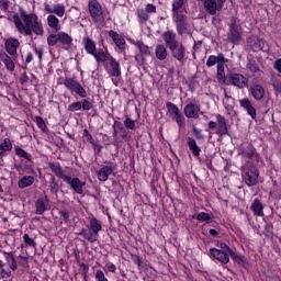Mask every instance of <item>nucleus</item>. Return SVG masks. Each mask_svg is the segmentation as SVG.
I'll use <instances>...</instances> for the list:
<instances>
[{
  "label": "nucleus",
  "instance_id": "nucleus-41",
  "mask_svg": "<svg viewBox=\"0 0 281 281\" xmlns=\"http://www.w3.org/2000/svg\"><path fill=\"white\" fill-rule=\"evenodd\" d=\"M155 54L158 60H166L168 58V49L164 44L156 45Z\"/></svg>",
  "mask_w": 281,
  "mask_h": 281
},
{
  "label": "nucleus",
  "instance_id": "nucleus-44",
  "mask_svg": "<svg viewBox=\"0 0 281 281\" xmlns=\"http://www.w3.org/2000/svg\"><path fill=\"white\" fill-rule=\"evenodd\" d=\"M248 69H249V71H251V74L255 78H260L262 76V70H260V67H258V65H256V63H249Z\"/></svg>",
  "mask_w": 281,
  "mask_h": 281
},
{
  "label": "nucleus",
  "instance_id": "nucleus-47",
  "mask_svg": "<svg viewBox=\"0 0 281 281\" xmlns=\"http://www.w3.org/2000/svg\"><path fill=\"white\" fill-rule=\"evenodd\" d=\"M196 221H200L201 223H207L209 221H212V214L201 212L195 216Z\"/></svg>",
  "mask_w": 281,
  "mask_h": 281
},
{
  "label": "nucleus",
  "instance_id": "nucleus-45",
  "mask_svg": "<svg viewBox=\"0 0 281 281\" xmlns=\"http://www.w3.org/2000/svg\"><path fill=\"white\" fill-rule=\"evenodd\" d=\"M15 155H18V157H21L22 159H26V161H32V154H29L21 147L15 148Z\"/></svg>",
  "mask_w": 281,
  "mask_h": 281
},
{
  "label": "nucleus",
  "instance_id": "nucleus-48",
  "mask_svg": "<svg viewBox=\"0 0 281 281\" xmlns=\"http://www.w3.org/2000/svg\"><path fill=\"white\" fill-rule=\"evenodd\" d=\"M136 14H137L139 21H142V23H146V21H148V13L146 10L137 9Z\"/></svg>",
  "mask_w": 281,
  "mask_h": 281
},
{
  "label": "nucleus",
  "instance_id": "nucleus-19",
  "mask_svg": "<svg viewBox=\"0 0 281 281\" xmlns=\"http://www.w3.org/2000/svg\"><path fill=\"white\" fill-rule=\"evenodd\" d=\"M200 1L202 2L205 12H207V14H211V16L216 15V12L223 9V5L218 3V1L216 0H200Z\"/></svg>",
  "mask_w": 281,
  "mask_h": 281
},
{
  "label": "nucleus",
  "instance_id": "nucleus-43",
  "mask_svg": "<svg viewBox=\"0 0 281 281\" xmlns=\"http://www.w3.org/2000/svg\"><path fill=\"white\" fill-rule=\"evenodd\" d=\"M221 56H225V55H223V53H220L217 56L215 55L209 56L206 60V67H214V65H220Z\"/></svg>",
  "mask_w": 281,
  "mask_h": 281
},
{
  "label": "nucleus",
  "instance_id": "nucleus-10",
  "mask_svg": "<svg viewBox=\"0 0 281 281\" xmlns=\"http://www.w3.org/2000/svg\"><path fill=\"white\" fill-rule=\"evenodd\" d=\"M241 38L243 31L240 30V25H238V20H236V18H232L229 24L228 41L233 43V45H238Z\"/></svg>",
  "mask_w": 281,
  "mask_h": 281
},
{
  "label": "nucleus",
  "instance_id": "nucleus-53",
  "mask_svg": "<svg viewBox=\"0 0 281 281\" xmlns=\"http://www.w3.org/2000/svg\"><path fill=\"white\" fill-rule=\"evenodd\" d=\"M81 109H83V111H91L93 109V103H91V101L85 99L81 102Z\"/></svg>",
  "mask_w": 281,
  "mask_h": 281
},
{
  "label": "nucleus",
  "instance_id": "nucleus-11",
  "mask_svg": "<svg viewBox=\"0 0 281 281\" xmlns=\"http://www.w3.org/2000/svg\"><path fill=\"white\" fill-rule=\"evenodd\" d=\"M167 111L173 117V120L177 122L179 128H184L186 127V117L181 113V110H179V106L172 102H167L166 103Z\"/></svg>",
  "mask_w": 281,
  "mask_h": 281
},
{
  "label": "nucleus",
  "instance_id": "nucleus-18",
  "mask_svg": "<svg viewBox=\"0 0 281 281\" xmlns=\"http://www.w3.org/2000/svg\"><path fill=\"white\" fill-rule=\"evenodd\" d=\"M216 121H217V130L216 135L218 137H225V135H229V125H227V120L225 116L221 114H216Z\"/></svg>",
  "mask_w": 281,
  "mask_h": 281
},
{
  "label": "nucleus",
  "instance_id": "nucleus-1",
  "mask_svg": "<svg viewBox=\"0 0 281 281\" xmlns=\"http://www.w3.org/2000/svg\"><path fill=\"white\" fill-rule=\"evenodd\" d=\"M13 23L19 34L23 36H43L45 30L43 29V22L38 20L36 13H27L24 9H20V15L13 14Z\"/></svg>",
  "mask_w": 281,
  "mask_h": 281
},
{
  "label": "nucleus",
  "instance_id": "nucleus-13",
  "mask_svg": "<svg viewBox=\"0 0 281 281\" xmlns=\"http://www.w3.org/2000/svg\"><path fill=\"white\" fill-rule=\"evenodd\" d=\"M135 47H137L138 53L135 55V60L137 65H146V58L150 56V48L148 45L144 44V42L134 43Z\"/></svg>",
  "mask_w": 281,
  "mask_h": 281
},
{
  "label": "nucleus",
  "instance_id": "nucleus-30",
  "mask_svg": "<svg viewBox=\"0 0 281 281\" xmlns=\"http://www.w3.org/2000/svg\"><path fill=\"white\" fill-rule=\"evenodd\" d=\"M248 45L251 47L252 52H262L265 47V41L258 36H250L248 38Z\"/></svg>",
  "mask_w": 281,
  "mask_h": 281
},
{
  "label": "nucleus",
  "instance_id": "nucleus-9",
  "mask_svg": "<svg viewBox=\"0 0 281 281\" xmlns=\"http://www.w3.org/2000/svg\"><path fill=\"white\" fill-rule=\"evenodd\" d=\"M172 21L176 23L177 32L180 36H183V34H190V22H188V16H186V14H172Z\"/></svg>",
  "mask_w": 281,
  "mask_h": 281
},
{
  "label": "nucleus",
  "instance_id": "nucleus-39",
  "mask_svg": "<svg viewBox=\"0 0 281 281\" xmlns=\"http://www.w3.org/2000/svg\"><path fill=\"white\" fill-rule=\"evenodd\" d=\"M250 92L255 100H262V98H265V88L260 85H252L250 87Z\"/></svg>",
  "mask_w": 281,
  "mask_h": 281
},
{
  "label": "nucleus",
  "instance_id": "nucleus-55",
  "mask_svg": "<svg viewBox=\"0 0 281 281\" xmlns=\"http://www.w3.org/2000/svg\"><path fill=\"white\" fill-rule=\"evenodd\" d=\"M105 269L106 271H109L110 273H115V271H117V266H115V263L111 262V261H106L105 262Z\"/></svg>",
  "mask_w": 281,
  "mask_h": 281
},
{
  "label": "nucleus",
  "instance_id": "nucleus-49",
  "mask_svg": "<svg viewBox=\"0 0 281 281\" xmlns=\"http://www.w3.org/2000/svg\"><path fill=\"white\" fill-rule=\"evenodd\" d=\"M8 278H12V270L0 268V280H8Z\"/></svg>",
  "mask_w": 281,
  "mask_h": 281
},
{
  "label": "nucleus",
  "instance_id": "nucleus-59",
  "mask_svg": "<svg viewBox=\"0 0 281 281\" xmlns=\"http://www.w3.org/2000/svg\"><path fill=\"white\" fill-rule=\"evenodd\" d=\"M83 137L87 139V142L93 144V136L91 135V133H89V130H83Z\"/></svg>",
  "mask_w": 281,
  "mask_h": 281
},
{
  "label": "nucleus",
  "instance_id": "nucleus-31",
  "mask_svg": "<svg viewBox=\"0 0 281 281\" xmlns=\"http://www.w3.org/2000/svg\"><path fill=\"white\" fill-rule=\"evenodd\" d=\"M239 104L241 109H245L247 111L248 115H250L251 120H256L257 113H256V108L251 104V101L249 99H241L239 101Z\"/></svg>",
  "mask_w": 281,
  "mask_h": 281
},
{
  "label": "nucleus",
  "instance_id": "nucleus-12",
  "mask_svg": "<svg viewBox=\"0 0 281 281\" xmlns=\"http://www.w3.org/2000/svg\"><path fill=\"white\" fill-rule=\"evenodd\" d=\"M104 69L111 78H122V66H120V61L115 60V57H109Z\"/></svg>",
  "mask_w": 281,
  "mask_h": 281
},
{
  "label": "nucleus",
  "instance_id": "nucleus-63",
  "mask_svg": "<svg viewBox=\"0 0 281 281\" xmlns=\"http://www.w3.org/2000/svg\"><path fill=\"white\" fill-rule=\"evenodd\" d=\"M276 71H278L279 74H281V58L277 59L274 61V65H273Z\"/></svg>",
  "mask_w": 281,
  "mask_h": 281
},
{
  "label": "nucleus",
  "instance_id": "nucleus-40",
  "mask_svg": "<svg viewBox=\"0 0 281 281\" xmlns=\"http://www.w3.org/2000/svg\"><path fill=\"white\" fill-rule=\"evenodd\" d=\"M30 186H34V176H24L18 181V188H20V190H25V188H30Z\"/></svg>",
  "mask_w": 281,
  "mask_h": 281
},
{
  "label": "nucleus",
  "instance_id": "nucleus-3",
  "mask_svg": "<svg viewBox=\"0 0 281 281\" xmlns=\"http://www.w3.org/2000/svg\"><path fill=\"white\" fill-rule=\"evenodd\" d=\"M90 232H87V229L82 228L78 236H82L85 240H88V243H97L98 236H100V231L102 229V222H100L95 217H90Z\"/></svg>",
  "mask_w": 281,
  "mask_h": 281
},
{
  "label": "nucleus",
  "instance_id": "nucleus-28",
  "mask_svg": "<svg viewBox=\"0 0 281 281\" xmlns=\"http://www.w3.org/2000/svg\"><path fill=\"white\" fill-rule=\"evenodd\" d=\"M172 52L173 58L179 63H186V47L183 45H176L173 48H169Z\"/></svg>",
  "mask_w": 281,
  "mask_h": 281
},
{
  "label": "nucleus",
  "instance_id": "nucleus-15",
  "mask_svg": "<svg viewBox=\"0 0 281 281\" xmlns=\"http://www.w3.org/2000/svg\"><path fill=\"white\" fill-rule=\"evenodd\" d=\"M64 183H67V186H70L71 190L76 194H85V186H87L86 182H82L80 178H71L68 176V178L65 179Z\"/></svg>",
  "mask_w": 281,
  "mask_h": 281
},
{
  "label": "nucleus",
  "instance_id": "nucleus-29",
  "mask_svg": "<svg viewBox=\"0 0 281 281\" xmlns=\"http://www.w3.org/2000/svg\"><path fill=\"white\" fill-rule=\"evenodd\" d=\"M162 38L167 47H169V49H173L176 45H179V42H177V33L172 31L165 32L162 35Z\"/></svg>",
  "mask_w": 281,
  "mask_h": 281
},
{
  "label": "nucleus",
  "instance_id": "nucleus-5",
  "mask_svg": "<svg viewBox=\"0 0 281 281\" xmlns=\"http://www.w3.org/2000/svg\"><path fill=\"white\" fill-rule=\"evenodd\" d=\"M238 156L241 157L245 164H252L251 161H260V154L252 144H247L240 147Z\"/></svg>",
  "mask_w": 281,
  "mask_h": 281
},
{
  "label": "nucleus",
  "instance_id": "nucleus-38",
  "mask_svg": "<svg viewBox=\"0 0 281 281\" xmlns=\"http://www.w3.org/2000/svg\"><path fill=\"white\" fill-rule=\"evenodd\" d=\"M250 210L254 212L255 216H265V206L258 199L254 200Z\"/></svg>",
  "mask_w": 281,
  "mask_h": 281
},
{
  "label": "nucleus",
  "instance_id": "nucleus-32",
  "mask_svg": "<svg viewBox=\"0 0 281 281\" xmlns=\"http://www.w3.org/2000/svg\"><path fill=\"white\" fill-rule=\"evenodd\" d=\"M52 172L58 177V179H63L65 181L66 178L69 176L65 175V171L63 170V167L58 162H49L48 164Z\"/></svg>",
  "mask_w": 281,
  "mask_h": 281
},
{
  "label": "nucleus",
  "instance_id": "nucleus-21",
  "mask_svg": "<svg viewBox=\"0 0 281 281\" xmlns=\"http://www.w3.org/2000/svg\"><path fill=\"white\" fill-rule=\"evenodd\" d=\"M210 256L211 258H214L215 260H218L222 265H228L229 263V254L225 252L218 248H211L210 249Z\"/></svg>",
  "mask_w": 281,
  "mask_h": 281
},
{
  "label": "nucleus",
  "instance_id": "nucleus-56",
  "mask_svg": "<svg viewBox=\"0 0 281 281\" xmlns=\"http://www.w3.org/2000/svg\"><path fill=\"white\" fill-rule=\"evenodd\" d=\"M217 247L220 248V251H224L225 254H228V255L233 251L232 248L227 246V244L225 243H220Z\"/></svg>",
  "mask_w": 281,
  "mask_h": 281
},
{
  "label": "nucleus",
  "instance_id": "nucleus-62",
  "mask_svg": "<svg viewBox=\"0 0 281 281\" xmlns=\"http://www.w3.org/2000/svg\"><path fill=\"white\" fill-rule=\"evenodd\" d=\"M193 135L196 139H203V134L201 133V130L193 127Z\"/></svg>",
  "mask_w": 281,
  "mask_h": 281
},
{
  "label": "nucleus",
  "instance_id": "nucleus-25",
  "mask_svg": "<svg viewBox=\"0 0 281 281\" xmlns=\"http://www.w3.org/2000/svg\"><path fill=\"white\" fill-rule=\"evenodd\" d=\"M0 60L8 71H14V69H16V65L14 64L16 57H10L5 52H0Z\"/></svg>",
  "mask_w": 281,
  "mask_h": 281
},
{
  "label": "nucleus",
  "instance_id": "nucleus-20",
  "mask_svg": "<svg viewBox=\"0 0 281 281\" xmlns=\"http://www.w3.org/2000/svg\"><path fill=\"white\" fill-rule=\"evenodd\" d=\"M21 45V42L14 37H9L4 42V49L9 54V56H16V52L19 49V46Z\"/></svg>",
  "mask_w": 281,
  "mask_h": 281
},
{
  "label": "nucleus",
  "instance_id": "nucleus-42",
  "mask_svg": "<svg viewBox=\"0 0 281 281\" xmlns=\"http://www.w3.org/2000/svg\"><path fill=\"white\" fill-rule=\"evenodd\" d=\"M232 260L236 262L237 265H240V267H247L249 262H247V259L243 255L236 254L234 250L229 254Z\"/></svg>",
  "mask_w": 281,
  "mask_h": 281
},
{
  "label": "nucleus",
  "instance_id": "nucleus-33",
  "mask_svg": "<svg viewBox=\"0 0 281 281\" xmlns=\"http://www.w3.org/2000/svg\"><path fill=\"white\" fill-rule=\"evenodd\" d=\"M187 144L189 147V150L192 153L193 157H201V147L196 144V140L192 137L187 138Z\"/></svg>",
  "mask_w": 281,
  "mask_h": 281
},
{
  "label": "nucleus",
  "instance_id": "nucleus-35",
  "mask_svg": "<svg viewBox=\"0 0 281 281\" xmlns=\"http://www.w3.org/2000/svg\"><path fill=\"white\" fill-rule=\"evenodd\" d=\"M46 21L50 30H54V32H60V20L55 14H49Z\"/></svg>",
  "mask_w": 281,
  "mask_h": 281
},
{
  "label": "nucleus",
  "instance_id": "nucleus-34",
  "mask_svg": "<svg viewBox=\"0 0 281 281\" xmlns=\"http://www.w3.org/2000/svg\"><path fill=\"white\" fill-rule=\"evenodd\" d=\"M82 44L87 54H90V56H93L95 54L97 46L93 40H91L90 37H83Z\"/></svg>",
  "mask_w": 281,
  "mask_h": 281
},
{
  "label": "nucleus",
  "instance_id": "nucleus-50",
  "mask_svg": "<svg viewBox=\"0 0 281 281\" xmlns=\"http://www.w3.org/2000/svg\"><path fill=\"white\" fill-rule=\"evenodd\" d=\"M23 240H24L25 247H36V241H34V238L30 237V235L24 234Z\"/></svg>",
  "mask_w": 281,
  "mask_h": 281
},
{
  "label": "nucleus",
  "instance_id": "nucleus-37",
  "mask_svg": "<svg viewBox=\"0 0 281 281\" xmlns=\"http://www.w3.org/2000/svg\"><path fill=\"white\" fill-rule=\"evenodd\" d=\"M8 153H12V140L4 138L0 144V159H3Z\"/></svg>",
  "mask_w": 281,
  "mask_h": 281
},
{
  "label": "nucleus",
  "instance_id": "nucleus-61",
  "mask_svg": "<svg viewBox=\"0 0 281 281\" xmlns=\"http://www.w3.org/2000/svg\"><path fill=\"white\" fill-rule=\"evenodd\" d=\"M272 87H273L274 91H277V93H281V82H280V80H274L272 82Z\"/></svg>",
  "mask_w": 281,
  "mask_h": 281
},
{
  "label": "nucleus",
  "instance_id": "nucleus-60",
  "mask_svg": "<svg viewBox=\"0 0 281 281\" xmlns=\"http://www.w3.org/2000/svg\"><path fill=\"white\" fill-rule=\"evenodd\" d=\"M34 52L41 63V60H43V54H44L43 47H35Z\"/></svg>",
  "mask_w": 281,
  "mask_h": 281
},
{
  "label": "nucleus",
  "instance_id": "nucleus-4",
  "mask_svg": "<svg viewBox=\"0 0 281 281\" xmlns=\"http://www.w3.org/2000/svg\"><path fill=\"white\" fill-rule=\"evenodd\" d=\"M243 181L248 186V188H252L258 183V177H260V172L258 168L254 166V162H248L243 166Z\"/></svg>",
  "mask_w": 281,
  "mask_h": 281
},
{
  "label": "nucleus",
  "instance_id": "nucleus-2",
  "mask_svg": "<svg viewBox=\"0 0 281 281\" xmlns=\"http://www.w3.org/2000/svg\"><path fill=\"white\" fill-rule=\"evenodd\" d=\"M58 43L63 46V49H69V47L74 45V38L71 35L63 31H57V33L49 34L47 36V45L49 47H55Z\"/></svg>",
  "mask_w": 281,
  "mask_h": 281
},
{
  "label": "nucleus",
  "instance_id": "nucleus-64",
  "mask_svg": "<svg viewBox=\"0 0 281 281\" xmlns=\"http://www.w3.org/2000/svg\"><path fill=\"white\" fill-rule=\"evenodd\" d=\"M34 60V55L32 53L26 54L25 63L30 65Z\"/></svg>",
  "mask_w": 281,
  "mask_h": 281
},
{
  "label": "nucleus",
  "instance_id": "nucleus-7",
  "mask_svg": "<svg viewBox=\"0 0 281 281\" xmlns=\"http://www.w3.org/2000/svg\"><path fill=\"white\" fill-rule=\"evenodd\" d=\"M64 87L68 89L70 93H76V95H79V98H87V90L85 87H82V83L75 78L67 77L64 80Z\"/></svg>",
  "mask_w": 281,
  "mask_h": 281
},
{
  "label": "nucleus",
  "instance_id": "nucleus-46",
  "mask_svg": "<svg viewBox=\"0 0 281 281\" xmlns=\"http://www.w3.org/2000/svg\"><path fill=\"white\" fill-rule=\"evenodd\" d=\"M186 3L184 0H173L172 2V14H182L181 12H179V10H181V8H183V4Z\"/></svg>",
  "mask_w": 281,
  "mask_h": 281
},
{
  "label": "nucleus",
  "instance_id": "nucleus-27",
  "mask_svg": "<svg viewBox=\"0 0 281 281\" xmlns=\"http://www.w3.org/2000/svg\"><path fill=\"white\" fill-rule=\"evenodd\" d=\"M35 214L38 216L45 214V212H47V207H49V199L47 196L40 198L35 203Z\"/></svg>",
  "mask_w": 281,
  "mask_h": 281
},
{
  "label": "nucleus",
  "instance_id": "nucleus-17",
  "mask_svg": "<svg viewBox=\"0 0 281 281\" xmlns=\"http://www.w3.org/2000/svg\"><path fill=\"white\" fill-rule=\"evenodd\" d=\"M183 113L189 120H198L199 113H201V105L190 102L184 106Z\"/></svg>",
  "mask_w": 281,
  "mask_h": 281
},
{
  "label": "nucleus",
  "instance_id": "nucleus-58",
  "mask_svg": "<svg viewBox=\"0 0 281 281\" xmlns=\"http://www.w3.org/2000/svg\"><path fill=\"white\" fill-rule=\"evenodd\" d=\"M145 11H147V14H155L157 12V7H155V4L148 3L146 5V10Z\"/></svg>",
  "mask_w": 281,
  "mask_h": 281
},
{
  "label": "nucleus",
  "instance_id": "nucleus-54",
  "mask_svg": "<svg viewBox=\"0 0 281 281\" xmlns=\"http://www.w3.org/2000/svg\"><path fill=\"white\" fill-rule=\"evenodd\" d=\"M35 122L38 128H41V131H45V128H47V125L45 124V121L43 120V117L36 116Z\"/></svg>",
  "mask_w": 281,
  "mask_h": 281
},
{
  "label": "nucleus",
  "instance_id": "nucleus-22",
  "mask_svg": "<svg viewBox=\"0 0 281 281\" xmlns=\"http://www.w3.org/2000/svg\"><path fill=\"white\" fill-rule=\"evenodd\" d=\"M44 10L48 14H55L59 19H63L65 16V4L63 3H57L54 5L45 4Z\"/></svg>",
  "mask_w": 281,
  "mask_h": 281
},
{
  "label": "nucleus",
  "instance_id": "nucleus-16",
  "mask_svg": "<svg viewBox=\"0 0 281 281\" xmlns=\"http://www.w3.org/2000/svg\"><path fill=\"white\" fill-rule=\"evenodd\" d=\"M228 82L233 87H237V89H245V87H247L249 80L244 75L231 74L228 76Z\"/></svg>",
  "mask_w": 281,
  "mask_h": 281
},
{
  "label": "nucleus",
  "instance_id": "nucleus-24",
  "mask_svg": "<svg viewBox=\"0 0 281 281\" xmlns=\"http://www.w3.org/2000/svg\"><path fill=\"white\" fill-rule=\"evenodd\" d=\"M109 37L112 38L113 43L121 52H124L126 49V40H124V36L111 30L109 32Z\"/></svg>",
  "mask_w": 281,
  "mask_h": 281
},
{
  "label": "nucleus",
  "instance_id": "nucleus-23",
  "mask_svg": "<svg viewBox=\"0 0 281 281\" xmlns=\"http://www.w3.org/2000/svg\"><path fill=\"white\" fill-rule=\"evenodd\" d=\"M226 63H229V60L225 58V56H221L220 64L217 65V72H216V79H217V82H220V85H224L225 80H227V78L225 77Z\"/></svg>",
  "mask_w": 281,
  "mask_h": 281
},
{
  "label": "nucleus",
  "instance_id": "nucleus-8",
  "mask_svg": "<svg viewBox=\"0 0 281 281\" xmlns=\"http://www.w3.org/2000/svg\"><path fill=\"white\" fill-rule=\"evenodd\" d=\"M64 87L68 89L70 93H76V95H79V98H87V90L85 87H82V83L75 78L67 77L64 80Z\"/></svg>",
  "mask_w": 281,
  "mask_h": 281
},
{
  "label": "nucleus",
  "instance_id": "nucleus-36",
  "mask_svg": "<svg viewBox=\"0 0 281 281\" xmlns=\"http://www.w3.org/2000/svg\"><path fill=\"white\" fill-rule=\"evenodd\" d=\"M92 56L99 64L106 63L109 58H113V56H111L108 50H104L102 48H99Z\"/></svg>",
  "mask_w": 281,
  "mask_h": 281
},
{
  "label": "nucleus",
  "instance_id": "nucleus-51",
  "mask_svg": "<svg viewBox=\"0 0 281 281\" xmlns=\"http://www.w3.org/2000/svg\"><path fill=\"white\" fill-rule=\"evenodd\" d=\"M80 109H82V102L80 101L74 102L68 105V111H70L71 113L80 111Z\"/></svg>",
  "mask_w": 281,
  "mask_h": 281
},
{
  "label": "nucleus",
  "instance_id": "nucleus-57",
  "mask_svg": "<svg viewBox=\"0 0 281 281\" xmlns=\"http://www.w3.org/2000/svg\"><path fill=\"white\" fill-rule=\"evenodd\" d=\"M59 216L63 217V221H65V223L69 222V211L68 210L59 211Z\"/></svg>",
  "mask_w": 281,
  "mask_h": 281
},
{
  "label": "nucleus",
  "instance_id": "nucleus-6",
  "mask_svg": "<svg viewBox=\"0 0 281 281\" xmlns=\"http://www.w3.org/2000/svg\"><path fill=\"white\" fill-rule=\"evenodd\" d=\"M88 10L90 12L92 21L94 23L102 24V22L105 20L104 9L102 8V4H100L98 0H90L88 2Z\"/></svg>",
  "mask_w": 281,
  "mask_h": 281
},
{
  "label": "nucleus",
  "instance_id": "nucleus-26",
  "mask_svg": "<svg viewBox=\"0 0 281 281\" xmlns=\"http://www.w3.org/2000/svg\"><path fill=\"white\" fill-rule=\"evenodd\" d=\"M0 254L3 255L4 260L7 261V265L9 266V269L11 271H16L19 269V263L16 262V259L14 258V252L0 250Z\"/></svg>",
  "mask_w": 281,
  "mask_h": 281
},
{
  "label": "nucleus",
  "instance_id": "nucleus-14",
  "mask_svg": "<svg viewBox=\"0 0 281 281\" xmlns=\"http://www.w3.org/2000/svg\"><path fill=\"white\" fill-rule=\"evenodd\" d=\"M115 170H117V164L108 162L97 171V179L101 182L109 181V177H111Z\"/></svg>",
  "mask_w": 281,
  "mask_h": 281
},
{
  "label": "nucleus",
  "instance_id": "nucleus-52",
  "mask_svg": "<svg viewBox=\"0 0 281 281\" xmlns=\"http://www.w3.org/2000/svg\"><path fill=\"white\" fill-rule=\"evenodd\" d=\"M125 128H130V131H135V121H133L131 117L125 119L124 121Z\"/></svg>",
  "mask_w": 281,
  "mask_h": 281
}]
</instances>
